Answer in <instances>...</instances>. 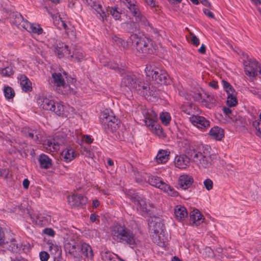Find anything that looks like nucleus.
Returning <instances> with one entry per match:
<instances>
[{"mask_svg": "<svg viewBox=\"0 0 261 261\" xmlns=\"http://www.w3.org/2000/svg\"><path fill=\"white\" fill-rule=\"evenodd\" d=\"M90 219L92 222H95L96 220V216L94 214H92L90 215Z\"/></svg>", "mask_w": 261, "mask_h": 261, "instance_id": "338daca9", "label": "nucleus"}, {"mask_svg": "<svg viewBox=\"0 0 261 261\" xmlns=\"http://www.w3.org/2000/svg\"><path fill=\"white\" fill-rule=\"evenodd\" d=\"M99 61L103 66L107 65L109 66V68H112L114 70H116L117 69H118V67L116 64H114V65H110L109 64H107V63H108V61H102V59L101 58L99 59Z\"/></svg>", "mask_w": 261, "mask_h": 261, "instance_id": "864d4df0", "label": "nucleus"}, {"mask_svg": "<svg viewBox=\"0 0 261 261\" xmlns=\"http://www.w3.org/2000/svg\"><path fill=\"white\" fill-rule=\"evenodd\" d=\"M169 152L166 150H160L155 158L157 164L166 163L169 160Z\"/></svg>", "mask_w": 261, "mask_h": 261, "instance_id": "473e14b6", "label": "nucleus"}, {"mask_svg": "<svg viewBox=\"0 0 261 261\" xmlns=\"http://www.w3.org/2000/svg\"><path fill=\"white\" fill-rule=\"evenodd\" d=\"M39 257L41 261H47L49 255L48 253L45 251H41L39 253Z\"/></svg>", "mask_w": 261, "mask_h": 261, "instance_id": "603ef678", "label": "nucleus"}, {"mask_svg": "<svg viewBox=\"0 0 261 261\" xmlns=\"http://www.w3.org/2000/svg\"><path fill=\"white\" fill-rule=\"evenodd\" d=\"M145 72L147 77L151 78L157 84L166 85L170 82V77L166 71L164 69L147 65Z\"/></svg>", "mask_w": 261, "mask_h": 261, "instance_id": "6e6552de", "label": "nucleus"}, {"mask_svg": "<svg viewBox=\"0 0 261 261\" xmlns=\"http://www.w3.org/2000/svg\"><path fill=\"white\" fill-rule=\"evenodd\" d=\"M151 237L154 243L159 247L166 249L169 241L168 235L166 231L156 234H152Z\"/></svg>", "mask_w": 261, "mask_h": 261, "instance_id": "a211bd4d", "label": "nucleus"}, {"mask_svg": "<svg viewBox=\"0 0 261 261\" xmlns=\"http://www.w3.org/2000/svg\"><path fill=\"white\" fill-rule=\"evenodd\" d=\"M99 204H100L99 201L97 199L94 200L93 201L92 204H93V206L94 207H95V208L97 207V206H98L99 205Z\"/></svg>", "mask_w": 261, "mask_h": 261, "instance_id": "69168bd1", "label": "nucleus"}, {"mask_svg": "<svg viewBox=\"0 0 261 261\" xmlns=\"http://www.w3.org/2000/svg\"><path fill=\"white\" fill-rule=\"evenodd\" d=\"M117 257V255L110 252H106L102 255V259L104 261H113Z\"/></svg>", "mask_w": 261, "mask_h": 261, "instance_id": "49530a36", "label": "nucleus"}, {"mask_svg": "<svg viewBox=\"0 0 261 261\" xmlns=\"http://www.w3.org/2000/svg\"><path fill=\"white\" fill-rule=\"evenodd\" d=\"M54 51L59 58L63 57L69 58L70 50L68 49V46L64 43H57L54 47Z\"/></svg>", "mask_w": 261, "mask_h": 261, "instance_id": "412c9836", "label": "nucleus"}, {"mask_svg": "<svg viewBox=\"0 0 261 261\" xmlns=\"http://www.w3.org/2000/svg\"><path fill=\"white\" fill-rule=\"evenodd\" d=\"M102 128L107 132H114L119 128L120 121L109 110L103 111L100 115Z\"/></svg>", "mask_w": 261, "mask_h": 261, "instance_id": "1a4fd4ad", "label": "nucleus"}, {"mask_svg": "<svg viewBox=\"0 0 261 261\" xmlns=\"http://www.w3.org/2000/svg\"><path fill=\"white\" fill-rule=\"evenodd\" d=\"M112 239L117 243L128 245L132 248H136L139 241L136 239L133 231L121 224L117 223L110 228Z\"/></svg>", "mask_w": 261, "mask_h": 261, "instance_id": "7ed1b4c3", "label": "nucleus"}, {"mask_svg": "<svg viewBox=\"0 0 261 261\" xmlns=\"http://www.w3.org/2000/svg\"><path fill=\"white\" fill-rule=\"evenodd\" d=\"M250 92L252 93L253 95L257 96V97H260L261 96V94H260V91H259L258 89H255V88H251L250 90Z\"/></svg>", "mask_w": 261, "mask_h": 261, "instance_id": "4d7b16f0", "label": "nucleus"}, {"mask_svg": "<svg viewBox=\"0 0 261 261\" xmlns=\"http://www.w3.org/2000/svg\"><path fill=\"white\" fill-rule=\"evenodd\" d=\"M22 185L24 189H27L29 188L30 185L29 180L27 178H25L23 180Z\"/></svg>", "mask_w": 261, "mask_h": 261, "instance_id": "052dcab7", "label": "nucleus"}, {"mask_svg": "<svg viewBox=\"0 0 261 261\" xmlns=\"http://www.w3.org/2000/svg\"><path fill=\"white\" fill-rule=\"evenodd\" d=\"M222 110L223 113L226 115H229L232 113L231 110L230 108L226 107H223Z\"/></svg>", "mask_w": 261, "mask_h": 261, "instance_id": "13d9d810", "label": "nucleus"}, {"mask_svg": "<svg viewBox=\"0 0 261 261\" xmlns=\"http://www.w3.org/2000/svg\"><path fill=\"white\" fill-rule=\"evenodd\" d=\"M42 219V217H38L37 218V220L36 221V224L38 225H43V223L42 222V220L41 219Z\"/></svg>", "mask_w": 261, "mask_h": 261, "instance_id": "e2e57ef3", "label": "nucleus"}, {"mask_svg": "<svg viewBox=\"0 0 261 261\" xmlns=\"http://www.w3.org/2000/svg\"><path fill=\"white\" fill-rule=\"evenodd\" d=\"M244 70L246 75L253 79L259 73L261 78V67L255 59H247L244 61Z\"/></svg>", "mask_w": 261, "mask_h": 261, "instance_id": "ddd939ff", "label": "nucleus"}, {"mask_svg": "<svg viewBox=\"0 0 261 261\" xmlns=\"http://www.w3.org/2000/svg\"><path fill=\"white\" fill-rule=\"evenodd\" d=\"M11 258L12 261H25V259L21 256H17L15 259H13L12 257Z\"/></svg>", "mask_w": 261, "mask_h": 261, "instance_id": "0e129e2a", "label": "nucleus"}, {"mask_svg": "<svg viewBox=\"0 0 261 261\" xmlns=\"http://www.w3.org/2000/svg\"><path fill=\"white\" fill-rule=\"evenodd\" d=\"M190 219L192 223L194 224L195 225L198 226L203 222L204 219L200 212L197 210H196L192 212L190 215Z\"/></svg>", "mask_w": 261, "mask_h": 261, "instance_id": "72a5a7b5", "label": "nucleus"}, {"mask_svg": "<svg viewBox=\"0 0 261 261\" xmlns=\"http://www.w3.org/2000/svg\"><path fill=\"white\" fill-rule=\"evenodd\" d=\"M96 149H97V147L95 146H92V148H91L90 149L85 148L84 150V153L86 157L93 159L94 156L95 152L97 154L99 153V151H96Z\"/></svg>", "mask_w": 261, "mask_h": 261, "instance_id": "37998d69", "label": "nucleus"}, {"mask_svg": "<svg viewBox=\"0 0 261 261\" xmlns=\"http://www.w3.org/2000/svg\"><path fill=\"white\" fill-rule=\"evenodd\" d=\"M21 132L26 137L30 138L34 141H37L39 139L37 132L35 130L30 129L29 127H23L21 130Z\"/></svg>", "mask_w": 261, "mask_h": 261, "instance_id": "c9c22d12", "label": "nucleus"}, {"mask_svg": "<svg viewBox=\"0 0 261 261\" xmlns=\"http://www.w3.org/2000/svg\"><path fill=\"white\" fill-rule=\"evenodd\" d=\"M203 184L205 189L208 191H210L213 188V182L212 180L209 178H207L204 180L203 181Z\"/></svg>", "mask_w": 261, "mask_h": 261, "instance_id": "09e8293b", "label": "nucleus"}, {"mask_svg": "<svg viewBox=\"0 0 261 261\" xmlns=\"http://www.w3.org/2000/svg\"><path fill=\"white\" fill-rule=\"evenodd\" d=\"M67 137L66 134L58 132L56 133L54 138L48 139L44 143V147L49 151H57L60 149V146L65 143Z\"/></svg>", "mask_w": 261, "mask_h": 261, "instance_id": "f8f14e48", "label": "nucleus"}, {"mask_svg": "<svg viewBox=\"0 0 261 261\" xmlns=\"http://www.w3.org/2000/svg\"><path fill=\"white\" fill-rule=\"evenodd\" d=\"M59 24L62 26L63 29L65 30L67 35H69L71 33V35L73 36H75L74 28L70 24H67L65 21L60 18V20L59 22Z\"/></svg>", "mask_w": 261, "mask_h": 261, "instance_id": "ea45409f", "label": "nucleus"}, {"mask_svg": "<svg viewBox=\"0 0 261 261\" xmlns=\"http://www.w3.org/2000/svg\"><path fill=\"white\" fill-rule=\"evenodd\" d=\"M4 243V233L2 229L0 227V245Z\"/></svg>", "mask_w": 261, "mask_h": 261, "instance_id": "bf43d9fd", "label": "nucleus"}, {"mask_svg": "<svg viewBox=\"0 0 261 261\" xmlns=\"http://www.w3.org/2000/svg\"><path fill=\"white\" fill-rule=\"evenodd\" d=\"M129 193L127 194V197L135 205L139 213L143 216L148 215L152 204L147 201L143 195L135 193L134 191H130Z\"/></svg>", "mask_w": 261, "mask_h": 261, "instance_id": "0eeeda50", "label": "nucleus"}, {"mask_svg": "<svg viewBox=\"0 0 261 261\" xmlns=\"http://www.w3.org/2000/svg\"><path fill=\"white\" fill-rule=\"evenodd\" d=\"M191 123L201 131L206 130L210 126V122L205 117L199 115H192L190 117Z\"/></svg>", "mask_w": 261, "mask_h": 261, "instance_id": "dca6fc26", "label": "nucleus"}, {"mask_svg": "<svg viewBox=\"0 0 261 261\" xmlns=\"http://www.w3.org/2000/svg\"><path fill=\"white\" fill-rule=\"evenodd\" d=\"M37 103L40 109L55 113L58 116L64 114V106L61 101H55L50 95H39Z\"/></svg>", "mask_w": 261, "mask_h": 261, "instance_id": "423d86ee", "label": "nucleus"}, {"mask_svg": "<svg viewBox=\"0 0 261 261\" xmlns=\"http://www.w3.org/2000/svg\"><path fill=\"white\" fill-rule=\"evenodd\" d=\"M210 86L214 89H217L218 87V84L215 82H213L210 83Z\"/></svg>", "mask_w": 261, "mask_h": 261, "instance_id": "774afa93", "label": "nucleus"}, {"mask_svg": "<svg viewBox=\"0 0 261 261\" xmlns=\"http://www.w3.org/2000/svg\"><path fill=\"white\" fill-rule=\"evenodd\" d=\"M221 83L222 87L226 92L227 95L232 94L233 96L234 94L237 93L233 86L227 81L223 80L221 81Z\"/></svg>", "mask_w": 261, "mask_h": 261, "instance_id": "4c0bfd02", "label": "nucleus"}, {"mask_svg": "<svg viewBox=\"0 0 261 261\" xmlns=\"http://www.w3.org/2000/svg\"><path fill=\"white\" fill-rule=\"evenodd\" d=\"M18 79L22 91L25 92L32 91V83L27 76L24 74H20L18 76Z\"/></svg>", "mask_w": 261, "mask_h": 261, "instance_id": "c85d7f7f", "label": "nucleus"}, {"mask_svg": "<svg viewBox=\"0 0 261 261\" xmlns=\"http://www.w3.org/2000/svg\"><path fill=\"white\" fill-rule=\"evenodd\" d=\"M65 251L74 257H80V243L74 242H67L65 246Z\"/></svg>", "mask_w": 261, "mask_h": 261, "instance_id": "5701e85b", "label": "nucleus"}, {"mask_svg": "<svg viewBox=\"0 0 261 261\" xmlns=\"http://www.w3.org/2000/svg\"><path fill=\"white\" fill-rule=\"evenodd\" d=\"M38 160L41 168L47 169L50 168L52 166L51 159L44 153L39 155Z\"/></svg>", "mask_w": 261, "mask_h": 261, "instance_id": "7c9ffc66", "label": "nucleus"}, {"mask_svg": "<svg viewBox=\"0 0 261 261\" xmlns=\"http://www.w3.org/2000/svg\"><path fill=\"white\" fill-rule=\"evenodd\" d=\"M68 201L71 207H80L87 203V198L81 194H74L68 197Z\"/></svg>", "mask_w": 261, "mask_h": 261, "instance_id": "aec40b11", "label": "nucleus"}, {"mask_svg": "<svg viewBox=\"0 0 261 261\" xmlns=\"http://www.w3.org/2000/svg\"><path fill=\"white\" fill-rule=\"evenodd\" d=\"M210 137L216 141H221L224 136L223 129L219 126H214L209 131Z\"/></svg>", "mask_w": 261, "mask_h": 261, "instance_id": "c756f323", "label": "nucleus"}, {"mask_svg": "<svg viewBox=\"0 0 261 261\" xmlns=\"http://www.w3.org/2000/svg\"><path fill=\"white\" fill-rule=\"evenodd\" d=\"M154 114H152L149 116H145L144 122L146 125L151 127V128H153L155 129H159L160 126L159 125H155V120L154 118Z\"/></svg>", "mask_w": 261, "mask_h": 261, "instance_id": "58836bf2", "label": "nucleus"}, {"mask_svg": "<svg viewBox=\"0 0 261 261\" xmlns=\"http://www.w3.org/2000/svg\"><path fill=\"white\" fill-rule=\"evenodd\" d=\"M194 98L208 109L214 107L217 102L215 96L210 95H207L206 97L202 98L201 94L198 93L195 94Z\"/></svg>", "mask_w": 261, "mask_h": 261, "instance_id": "6ab92c4d", "label": "nucleus"}, {"mask_svg": "<svg viewBox=\"0 0 261 261\" xmlns=\"http://www.w3.org/2000/svg\"><path fill=\"white\" fill-rule=\"evenodd\" d=\"M237 94H234V95H227V105L229 107L235 106L237 103Z\"/></svg>", "mask_w": 261, "mask_h": 261, "instance_id": "a18cd8bd", "label": "nucleus"}, {"mask_svg": "<svg viewBox=\"0 0 261 261\" xmlns=\"http://www.w3.org/2000/svg\"><path fill=\"white\" fill-rule=\"evenodd\" d=\"M85 58V54L81 48H75L69 55V58L71 61L81 62Z\"/></svg>", "mask_w": 261, "mask_h": 261, "instance_id": "2f4dec72", "label": "nucleus"}, {"mask_svg": "<svg viewBox=\"0 0 261 261\" xmlns=\"http://www.w3.org/2000/svg\"><path fill=\"white\" fill-rule=\"evenodd\" d=\"M7 244L8 246H7L6 247L9 251L14 253L20 252L21 251L22 247L21 245H18L15 240H12L9 243Z\"/></svg>", "mask_w": 261, "mask_h": 261, "instance_id": "a19ab883", "label": "nucleus"}, {"mask_svg": "<svg viewBox=\"0 0 261 261\" xmlns=\"http://www.w3.org/2000/svg\"><path fill=\"white\" fill-rule=\"evenodd\" d=\"M211 147L208 145H201L199 150L194 149L190 154L192 161L200 168H208L214 162L216 155L211 154Z\"/></svg>", "mask_w": 261, "mask_h": 261, "instance_id": "20e7f679", "label": "nucleus"}, {"mask_svg": "<svg viewBox=\"0 0 261 261\" xmlns=\"http://www.w3.org/2000/svg\"><path fill=\"white\" fill-rule=\"evenodd\" d=\"M190 40L192 43L196 46H198L200 44L199 38H198L193 33H190Z\"/></svg>", "mask_w": 261, "mask_h": 261, "instance_id": "8fccbe9b", "label": "nucleus"}, {"mask_svg": "<svg viewBox=\"0 0 261 261\" xmlns=\"http://www.w3.org/2000/svg\"><path fill=\"white\" fill-rule=\"evenodd\" d=\"M198 51L201 54L205 53V46L203 44H201V47L198 49Z\"/></svg>", "mask_w": 261, "mask_h": 261, "instance_id": "680f3d73", "label": "nucleus"}, {"mask_svg": "<svg viewBox=\"0 0 261 261\" xmlns=\"http://www.w3.org/2000/svg\"><path fill=\"white\" fill-rule=\"evenodd\" d=\"M110 13L115 20H119L121 17V13L117 10L116 8H111Z\"/></svg>", "mask_w": 261, "mask_h": 261, "instance_id": "de8ad7c7", "label": "nucleus"}, {"mask_svg": "<svg viewBox=\"0 0 261 261\" xmlns=\"http://www.w3.org/2000/svg\"><path fill=\"white\" fill-rule=\"evenodd\" d=\"M114 42L119 46L126 48L131 45L135 48L139 53L144 55L153 54L156 50V46L153 42L143 35L133 34L127 42L117 36L113 38Z\"/></svg>", "mask_w": 261, "mask_h": 261, "instance_id": "f03ea898", "label": "nucleus"}, {"mask_svg": "<svg viewBox=\"0 0 261 261\" xmlns=\"http://www.w3.org/2000/svg\"><path fill=\"white\" fill-rule=\"evenodd\" d=\"M50 83L53 87H57V90L59 93L65 94L68 93H71L72 91L69 90L64 91L61 90L62 88L66 89L68 88L67 86H65V80L64 76L60 72H54L52 73Z\"/></svg>", "mask_w": 261, "mask_h": 261, "instance_id": "4468645a", "label": "nucleus"}, {"mask_svg": "<svg viewBox=\"0 0 261 261\" xmlns=\"http://www.w3.org/2000/svg\"><path fill=\"white\" fill-rule=\"evenodd\" d=\"M121 86L149 100L154 101L160 96V92L156 87H150L141 76L132 73L126 74L122 78Z\"/></svg>", "mask_w": 261, "mask_h": 261, "instance_id": "f257e3e1", "label": "nucleus"}, {"mask_svg": "<svg viewBox=\"0 0 261 261\" xmlns=\"http://www.w3.org/2000/svg\"><path fill=\"white\" fill-rule=\"evenodd\" d=\"M148 227L151 236L152 234H156L162 232H165L163 224L160 219L157 218H151V220H149Z\"/></svg>", "mask_w": 261, "mask_h": 261, "instance_id": "f3484780", "label": "nucleus"}, {"mask_svg": "<svg viewBox=\"0 0 261 261\" xmlns=\"http://www.w3.org/2000/svg\"><path fill=\"white\" fill-rule=\"evenodd\" d=\"M174 215L177 219L182 220L188 216L186 208L181 205H177L174 208Z\"/></svg>", "mask_w": 261, "mask_h": 261, "instance_id": "f704fd0d", "label": "nucleus"}, {"mask_svg": "<svg viewBox=\"0 0 261 261\" xmlns=\"http://www.w3.org/2000/svg\"><path fill=\"white\" fill-rule=\"evenodd\" d=\"M4 94L6 98L7 99L12 98L15 95L14 90L9 86H6L4 87Z\"/></svg>", "mask_w": 261, "mask_h": 261, "instance_id": "c03bdc74", "label": "nucleus"}, {"mask_svg": "<svg viewBox=\"0 0 261 261\" xmlns=\"http://www.w3.org/2000/svg\"><path fill=\"white\" fill-rule=\"evenodd\" d=\"M42 232L44 234H45L47 236H50V237H54L55 235V231L53 229H52L51 228H44Z\"/></svg>", "mask_w": 261, "mask_h": 261, "instance_id": "3c124183", "label": "nucleus"}, {"mask_svg": "<svg viewBox=\"0 0 261 261\" xmlns=\"http://www.w3.org/2000/svg\"><path fill=\"white\" fill-rule=\"evenodd\" d=\"M46 248L54 257H57L61 255L62 250L61 247L54 240H48L46 242Z\"/></svg>", "mask_w": 261, "mask_h": 261, "instance_id": "b1692460", "label": "nucleus"}, {"mask_svg": "<svg viewBox=\"0 0 261 261\" xmlns=\"http://www.w3.org/2000/svg\"><path fill=\"white\" fill-rule=\"evenodd\" d=\"M74 140L80 145L84 143L90 144L93 142V139L90 135H88L76 136Z\"/></svg>", "mask_w": 261, "mask_h": 261, "instance_id": "e433bc0d", "label": "nucleus"}, {"mask_svg": "<svg viewBox=\"0 0 261 261\" xmlns=\"http://www.w3.org/2000/svg\"><path fill=\"white\" fill-rule=\"evenodd\" d=\"M120 1L126 5L135 18L137 24H134V27L132 29L133 31L137 30L138 28L141 27L144 28L147 31L155 32V29H154L152 24L144 16L140 13L138 7L134 4L133 0Z\"/></svg>", "mask_w": 261, "mask_h": 261, "instance_id": "39448f33", "label": "nucleus"}, {"mask_svg": "<svg viewBox=\"0 0 261 261\" xmlns=\"http://www.w3.org/2000/svg\"><path fill=\"white\" fill-rule=\"evenodd\" d=\"M91 7L96 11L97 17L99 19H101L102 21L107 20V13L101 4L94 2L91 4Z\"/></svg>", "mask_w": 261, "mask_h": 261, "instance_id": "cd10ccee", "label": "nucleus"}, {"mask_svg": "<svg viewBox=\"0 0 261 261\" xmlns=\"http://www.w3.org/2000/svg\"><path fill=\"white\" fill-rule=\"evenodd\" d=\"M14 23L18 27H22L32 34L40 35L43 31L39 24L32 23L24 19L19 13L15 15V21Z\"/></svg>", "mask_w": 261, "mask_h": 261, "instance_id": "9b49d317", "label": "nucleus"}, {"mask_svg": "<svg viewBox=\"0 0 261 261\" xmlns=\"http://www.w3.org/2000/svg\"><path fill=\"white\" fill-rule=\"evenodd\" d=\"M253 126L258 132L261 134V122H259L258 120H255L253 122Z\"/></svg>", "mask_w": 261, "mask_h": 261, "instance_id": "5fc2aeb1", "label": "nucleus"}, {"mask_svg": "<svg viewBox=\"0 0 261 261\" xmlns=\"http://www.w3.org/2000/svg\"><path fill=\"white\" fill-rule=\"evenodd\" d=\"M160 119L163 124L168 125L171 120L170 114L167 112H163L160 114Z\"/></svg>", "mask_w": 261, "mask_h": 261, "instance_id": "79ce46f5", "label": "nucleus"}, {"mask_svg": "<svg viewBox=\"0 0 261 261\" xmlns=\"http://www.w3.org/2000/svg\"><path fill=\"white\" fill-rule=\"evenodd\" d=\"M174 164L175 167L179 169H186L190 165V159L186 155H176Z\"/></svg>", "mask_w": 261, "mask_h": 261, "instance_id": "a878e982", "label": "nucleus"}, {"mask_svg": "<svg viewBox=\"0 0 261 261\" xmlns=\"http://www.w3.org/2000/svg\"><path fill=\"white\" fill-rule=\"evenodd\" d=\"M80 257L84 256L88 260L92 259L93 257V252L91 247L86 243H80Z\"/></svg>", "mask_w": 261, "mask_h": 261, "instance_id": "393cba45", "label": "nucleus"}, {"mask_svg": "<svg viewBox=\"0 0 261 261\" xmlns=\"http://www.w3.org/2000/svg\"><path fill=\"white\" fill-rule=\"evenodd\" d=\"M194 182L191 175L183 174L180 175L178 179V185L182 190H187L190 188Z\"/></svg>", "mask_w": 261, "mask_h": 261, "instance_id": "4be33fe9", "label": "nucleus"}, {"mask_svg": "<svg viewBox=\"0 0 261 261\" xmlns=\"http://www.w3.org/2000/svg\"><path fill=\"white\" fill-rule=\"evenodd\" d=\"M203 12L204 14L205 15L207 16L208 17H209L211 18H213L214 17V15L213 13L212 12H211L208 9H206V8L203 9Z\"/></svg>", "mask_w": 261, "mask_h": 261, "instance_id": "6e6d98bb", "label": "nucleus"}, {"mask_svg": "<svg viewBox=\"0 0 261 261\" xmlns=\"http://www.w3.org/2000/svg\"><path fill=\"white\" fill-rule=\"evenodd\" d=\"M76 156L74 150L70 147H67L61 153V159L63 161L68 163Z\"/></svg>", "mask_w": 261, "mask_h": 261, "instance_id": "bb28decb", "label": "nucleus"}, {"mask_svg": "<svg viewBox=\"0 0 261 261\" xmlns=\"http://www.w3.org/2000/svg\"><path fill=\"white\" fill-rule=\"evenodd\" d=\"M14 72L11 60L8 57L0 56V74L2 76L9 77Z\"/></svg>", "mask_w": 261, "mask_h": 261, "instance_id": "2eb2a0df", "label": "nucleus"}, {"mask_svg": "<svg viewBox=\"0 0 261 261\" xmlns=\"http://www.w3.org/2000/svg\"><path fill=\"white\" fill-rule=\"evenodd\" d=\"M149 184L153 187L160 189L172 197L178 196V192L171 186L165 183L161 177L156 175H150L148 177Z\"/></svg>", "mask_w": 261, "mask_h": 261, "instance_id": "9d476101", "label": "nucleus"}]
</instances>
